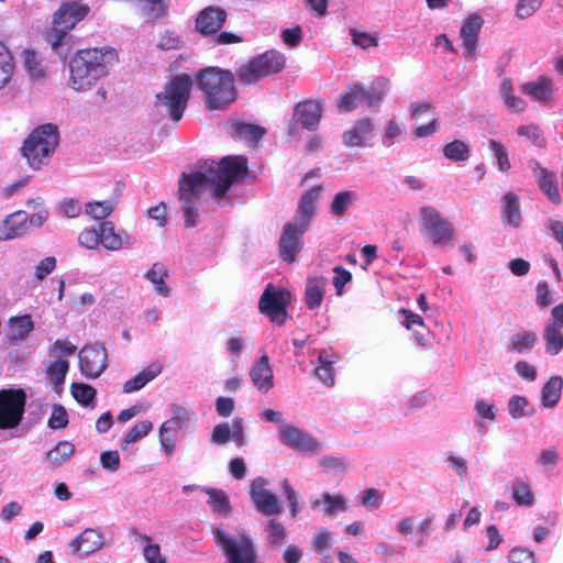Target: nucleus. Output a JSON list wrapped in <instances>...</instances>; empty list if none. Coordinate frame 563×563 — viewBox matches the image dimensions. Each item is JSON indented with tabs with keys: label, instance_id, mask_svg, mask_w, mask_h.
I'll return each mask as SVG.
<instances>
[{
	"label": "nucleus",
	"instance_id": "2",
	"mask_svg": "<svg viewBox=\"0 0 563 563\" xmlns=\"http://www.w3.org/2000/svg\"><path fill=\"white\" fill-rule=\"evenodd\" d=\"M117 62L118 53L113 48L79 49L69 62L70 87L77 91L90 89Z\"/></svg>",
	"mask_w": 563,
	"mask_h": 563
},
{
	"label": "nucleus",
	"instance_id": "62",
	"mask_svg": "<svg viewBox=\"0 0 563 563\" xmlns=\"http://www.w3.org/2000/svg\"><path fill=\"white\" fill-rule=\"evenodd\" d=\"M528 407L527 398L522 396L515 395L508 401V411L509 415L515 418H521L527 415L526 408Z\"/></svg>",
	"mask_w": 563,
	"mask_h": 563
},
{
	"label": "nucleus",
	"instance_id": "33",
	"mask_svg": "<svg viewBox=\"0 0 563 563\" xmlns=\"http://www.w3.org/2000/svg\"><path fill=\"white\" fill-rule=\"evenodd\" d=\"M323 503L324 515L331 516L334 512L344 511L346 509V499L342 495L322 494L321 498L311 499V507L318 508Z\"/></svg>",
	"mask_w": 563,
	"mask_h": 563
},
{
	"label": "nucleus",
	"instance_id": "18",
	"mask_svg": "<svg viewBox=\"0 0 563 563\" xmlns=\"http://www.w3.org/2000/svg\"><path fill=\"white\" fill-rule=\"evenodd\" d=\"M294 117L303 129L314 131L322 118V104L319 100H303L296 104Z\"/></svg>",
	"mask_w": 563,
	"mask_h": 563
},
{
	"label": "nucleus",
	"instance_id": "25",
	"mask_svg": "<svg viewBox=\"0 0 563 563\" xmlns=\"http://www.w3.org/2000/svg\"><path fill=\"white\" fill-rule=\"evenodd\" d=\"M108 354H79V366L84 376L87 378H97L107 368Z\"/></svg>",
	"mask_w": 563,
	"mask_h": 563
},
{
	"label": "nucleus",
	"instance_id": "40",
	"mask_svg": "<svg viewBox=\"0 0 563 563\" xmlns=\"http://www.w3.org/2000/svg\"><path fill=\"white\" fill-rule=\"evenodd\" d=\"M335 354H319V365L314 369L317 378L327 386H332L334 383V369L332 364Z\"/></svg>",
	"mask_w": 563,
	"mask_h": 563
},
{
	"label": "nucleus",
	"instance_id": "41",
	"mask_svg": "<svg viewBox=\"0 0 563 563\" xmlns=\"http://www.w3.org/2000/svg\"><path fill=\"white\" fill-rule=\"evenodd\" d=\"M539 187L543 194L555 205L561 202V198L555 184L554 174L544 168H540Z\"/></svg>",
	"mask_w": 563,
	"mask_h": 563
},
{
	"label": "nucleus",
	"instance_id": "60",
	"mask_svg": "<svg viewBox=\"0 0 563 563\" xmlns=\"http://www.w3.org/2000/svg\"><path fill=\"white\" fill-rule=\"evenodd\" d=\"M352 36V42L354 45L361 48H369L378 45V38L372 34L360 32L354 29L350 31Z\"/></svg>",
	"mask_w": 563,
	"mask_h": 563
},
{
	"label": "nucleus",
	"instance_id": "4",
	"mask_svg": "<svg viewBox=\"0 0 563 563\" xmlns=\"http://www.w3.org/2000/svg\"><path fill=\"white\" fill-rule=\"evenodd\" d=\"M90 13V7L78 1H65L53 13L52 26L47 30L45 40L54 51L66 46L69 52L74 36L69 32Z\"/></svg>",
	"mask_w": 563,
	"mask_h": 563
},
{
	"label": "nucleus",
	"instance_id": "58",
	"mask_svg": "<svg viewBox=\"0 0 563 563\" xmlns=\"http://www.w3.org/2000/svg\"><path fill=\"white\" fill-rule=\"evenodd\" d=\"M78 242L81 246L95 250L100 245L99 227L97 229H85L78 236Z\"/></svg>",
	"mask_w": 563,
	"mask_h": 563
},
{
	"label": "nucleus",
	"instance_id": "34",
	"mask_svg": "<svg viewBox=\"0 0 563 563\" xmlns=\"http://www.w3.org/2000/svg\"><path fill=\"white\" fill-rule=\"evenodd\" d=\"M324 280L322 278H309L306 285L305 300L309 309L319 308L324 297Z\"/></svg>",
	"mask_w": 563,
	"mask_h": 563
},
{
	"label": "nucleus",
	"instance_id": "42",
	"mask_svg": "<svg viewBox=\"0 0 563 563\" xmlns=\"http://www.w3.org/2000/svg\"><path fill=\"white\" fill-rule=\"evenodd\" d=\"M471 154L470 146L461 140H454L443 146V155L454 162L468 159Z\"/></svg>",
	"mask_w": 563,
	"mask_h": 563
},
{
	"label": "nucleus",
	"instance_id": "19",
	"mask_svg": "<svg viewBox=\"0 0 563 563\" xmlns=\"http://www.w3.org/2000/svg\"><path fill=\"white\" fill-rule=\"evenodd\" d=\"M34 330V322L31 314L11 317L9 319L5 335L10 343L24 341L29 334Z\"/></svg>",
	"mask_w": 563,
	"mask_h": 563
},
{
	"label": "nucleus",
	"instance_id": "39",
	"mask_svg": "<svg viewBox=\"0 0 563 563\" xmlns=\"http://www.w3.org/2000/svg\"><path fill=\"white\" fill-rule=\"evenodd\" d=\"M511 497L519 506L529 507L534 503L530 485L521 478H516L511 486Z\"/></svg>",
	"mask_w": 563,
	"mask_h": 563
},
{
	"label": "nucleus",
	"instance_id": "36",
	"mask_svg": "<svg viewBox=\"0 0 563 563\" xmlns=\"http://www.w3.org/2000/svg\"><path fill=\"white\" fill-rule=\"evenodd\" d=\"M14 68L15 63L11 51L0 41V89L10 82Z\"/></svg>",
	"mask_w": 563,
	"mask_h": 563
},
{
	"label": "nucleus",
	"instance_id": "49",
	"mask_svg": "<svg viewBox=\"0 0 563 563\" xmlns=\"http://www.w3.org/2000/svg\"><path fill=\"white\" fill-rule=\"evenodd\" d=\"M69 418L65 407L60 404H54L47 426L53 430L64 429L68 426Z\"/></svg>",
	"mask_w": 563,
	"mask_h": 563
},
{
	"label": "nucleus",
	"instance_id": "51",
	"mask_svg": "<svg viewBox=\"0 0 563 563\" xmlns=\"http://www.w3.org/2000/svg\"><path fill=\"white\" fill-rule=\"evenodd\" d=\"M501 91L507 108L511 111L521 112L526 108V102L512 91L511 85L508 81H504L501 85Z\"/></svg>",
	"mask_w": 563,
	"mask_h": 563
},
{
	"label": "nucleus",
	"instance_id": "6",
	"mask_svg": "<svg viewBox=\"0 0 563 563\" xmlns=\"http://www.w3.org/2000/svg\"><path fill=\"white\" fill-rule=\"evenodd\" d=\"M286 67V56L276 51L268 49L251 57L238 69V78L245 85H255L261 79L276 75Z\"/></svg>",
	"mask_w": 563,
	"mask_h": 563
},
{
	"label": "nucleus",
	"instance_id": "50",
	"mask_svg": "<svg viewBox=\"0 0 563 563\" xmlns=\"http://www.w3.org/2000/svg\"><path fill=\"white\" fill-rule=\"evenodd\" d=\"M517 133L519 136L527 137L537 147L545 146L547 141L538 125H521L518 128Z\"/></svg>",
	"mask_w": 563,
	"mask_h": 563
},
{
	"label": "nucleus",
	"instance_id": "61",
	"mask_svg": "<svg viewBox=\"0 0 563 563\" xmlns=\"http://www.w3.org/2000/svg\"><path fill=\"white\" fill-rule=\"evenodd\" d=\"M358 102L361 101L358 99L355 85H353L352 87H350V92L341 96V98L338 101V108L342 112H350L356 109Z\"/></svg>",
	"mask_w": 563,
	"mask_h": 563
},
{
	"label": "nucleus",
	"instance_id": "56",
	"mask_svg": "<svg viewBox=\"0 0 563 563\" xmlns=\"http://www.w3.org/2000/svg\"><path fill=\"white\" fill-rule=\"evenodd\" d=\"M543 0H518L516 4V15L519 19H527L538 11Z\"/></svg>",
	"mask_w": 563,
	"mask_h": 563
},
{
	"label": "nucleus",
	"instance_id": "12",
	"mask_svg": "<svg viewBox=\"0 0 563 563\" xmlns=\"http://www.w3.org/2000/svg\"><path fill=\"white\" fill-rule=\"evenodd\" d=\"M308 228L294 221L287 222L280 233L278 252L283 261L294 263L297 254L303 247L302 236Z\"/></svg>",
	"mask_w": 563,
	"mask_h": 563
},
{
	"label": "nucleus",
	"instance_id": "24",
	"mask_svg": "<svg viewBox=\"0 0 563 563\" xmlns=\"http://www.w3.org/2000/svg\"><path fill=\"white\" fill-rule=\"evenodd\" d=\"M100 244L109 251H118L122 249L124 241L128 240V234L117 232L113 222L103 221L99 224Z\"/></svg>",
	"mask_w": 563,
	"mask_h": 563
},
{
	"label": "nucleus",
	"instance_id": "32",
	"mask_svg": "<svg viewBox=\"0 0 563 563\" xmlns=\"http://www.w3.org/2000/svg\"><path fill=\"white\" fill-rule=\"evenodd\" d=\"M265 133L264 128L251 123L236 121L231 125V135L240 140L258 142Z\"/></svg>",
	"mask_w": 563,
	"mask_h": 563
},
{
	"label": "nucleus",
	"instance_id": "1",
	"mask_svg": "<svg viewBox=\"0 0 563 563\" xmlns=\"http://www.w3.org/2000/svg\"><path fill=\"white\" fill-rule=\"evenodd\" d=\"M247 175L245 156H225L219 162L211 161L203 165V172L183 174L179 180L178 195L181 201H192L199 197L206 186L212 187V195L222 199L232 184Z\"/></svg>",
	"mask_w": 563,
	"mask_h": 563
},
{
	"label": "nucleus",
	"instance_id": "3",
	"mask_svg": "<svg viewBox=\"0 0 563 563\" xmlns=\"http://www.w3.org/2000/svg\"><path fill=\"white\" fill-rule=\"evenodd\" d=\"M197 87L208 111H224L239 96L234 74L217 66L201 68L197 73Z\"/></svg>",
	"mask_w": 563,
	"mask_h": 563
},
{
	"label": "nucleus",
	"instance_id": "13",
	"mask_svg": "<svg viewBox=\"0 0 563 563\" xmlns=\"http://www.w3.org/2000/svg\"><path fill=\"white\" fill-rule=\"evenodd\" d=\"M266 481L257 477L251 483L250 495L256 509L265 516H277L283 508L277 496L268 489H265Z\"/></svg>",
	"mask_w": 563,
	"mask_h": 563
},
{
	"label": "nucleus",
	"instance_id": "21",
	"mask_svg": "<svg viewBox=\"0 0 563 563\" xmlns=\"http://www.w3.org/2000/svg\"><path fill=\"white\" fill-rule=\"evenodd\" d=\"M250 376L253 384L261 390H268L274 386L273 369L267 354H262L258 362L251 368Z\"/></svg>",
	"mask_w": 563,
	"mask_h": 563
},
{
	"label": "nucleus",
	"instance_id": "31",
	"mask_svg": "<svg viewBox=\"0 0 563 563\" xmlns=\"http://www.w3.org/2000/svg\"><path fill=\"white\" fill-rule=\"evenodd\" d=\"M75 453V444L63 440L46 453V460L52 468L65 464Z\"/></svg>",
	"mask_w": 563,
	"mask_h": 563
},
{
	"label": "nucleus",
	"instance_id": "16",
	"mask_svg": "<svg viewBox=\"0 0 563 563\" xmlns=\"http://www.w3.org/2000/svg\"><path fill=\"white\" fill-rule=\"evenodd\" d=\"M483 19L478 14L470 15L462 24L460 36L462 38L463 53L466 58H475L479 32L483 26Z\"/></svg>",
	"mask_w": 563,
	"mask_h": 563
},
{
	"label": "nucleus",
	"instance_id": "10",
	"mask_svg": "<svg viewBox=\"0 0 563 563\" xmlns=\"http://www.w3.org/2000/svg\"><path fill=\"white\" fill-rule=\"evenodd\" d=\"M217 545L228 558V563H257V553L253 542L247 537L232 540L223 530L213 531Z\"/></svg>",
	"mask_w": 563,
	"mask_h": 563
},
{
	"label": "nucleus",
	"instance_id": "17",
	"mask_svg": "<svg viewBox=\"0 0 563 563\" xmlns=\"http://www.w3.org/2000/svg\"><path fill=\"white\" fill-rule=\"evenodd\" d=\"M280 441L287 446L299 451H316L320 444L307 431L292 426L284 424L279 429Z\"/></svg>",
	"mask_w": 563,
	"mask_h": 563
},
{
	"label": "nucleus",
	"instance_id": "52",
	"mask_svg": "<svg viewBox=\"0 0 563 563\" xmlns=\"http://www.w3.org/2000/svg\"><path fill=\"white\" fill-rule=\"evenodd\" d=\"M68 368L69 365L66 360H57L47 367V376L54 385H62Z\"/></svg>",
	"mask_w": 563,
	"mask_h": 563
},
{
	"label": "nucleus",
	"instance_id": "48",
	"mask_svg": "<svg viewBox=\"0 0 563 563\" xmlns=\"http://www.w3.org/2000/svg\"><path fill=\"white\" fill-rule=\"evenodd\" d=\"M489 150L493 152L500 172H508L511 167L507 148L499 141L490 139L488 141Z\"/></svg>",
	"mask_w": 563,
	"mask_h": 563
},
{
	"label": "nucleus",
	"instance_id": "9",
	"mask_svg": "<svg viewBox=\"0 0 563 563\" xmlns=\"http://www.w3.org/2000/svg\"><path fill=\"white\" fill-rule=\"evenodd\" d=\"M421 231L433 245L450 244L455 235L453 224L432 206L420 208Z\"/></svg>",
	"mask_w": 563,
	"mask_h": 563
},
{
	"label": "nucleus",
	"instance_id": "29",
	"mask_svg": "<svg viewBox=\"0 0 563 563\" xmlns=\"http://www.w3.org/2000/svg\"><path fill=\"white\" fill-rule=\"evenodd\" d=\"M26 211L20 210L9 214L4 220V228L9 240L24 235L27 232Z\"/></svg>",
	"mask_w": 563,
	"mask_h": 563
},
{
	"label": "nucleus",
	"instance_id": "44",
	"mask_svg": "<svg viewBox=\"0 0 563 563\" xmlns=\"http://www.w3.org/2000/svg\"><path fill=\"white\" fill-rule=\"evenodd\" d=\"M355 89L360 101H365L368 107L378 106L386 93L384 89L375 87L366 88L360 82L355 84Z\"/></svg>",
	"mask_w": 563,
	"mask_h": 563
},
{
	"label": "nucleus",
	"instance_id": "64",
	"mask_svg": "<svg viewBox=\"0 0 563 563\" xmlns=\"http://www.w3.org/2000/svg\"><path fill=\"white\" fill-rule=\"evenodd\" d=\"M333 272L335 275L332 283L336 289L338 295H341L344 286L351 282L352 274L342 266H335Z\"/></svg>",
	"mask_w": 563,
	"mask_h": 563
},
{
	"label": "nucleus",
	"instance_id": "5",
	"mask_svg": "<svg viewBox=\"0 0 563 563\" xmlns=\"http://www.w3.org/2000/svg\"><path fill=\"white\" fill-rule=\"evenodd\" d=\"M59 143V132L55 124L46 123L35 128L24 141L21 154L30 167L41 169L47 165Z\"/></svg>",
	"mask_w": 563,
	"mask_h": 563
},
{
	"label": "nucleus",
	"instance_id": "43",
	"mask_svg": "<svg viewBox=\"0 0 563 563\" xmlns=\"http://www.w3.org/2000/svg\"><path fill=\"white\" fill-rule=\"evenodd\" d=\"M206 493L209 496V504L212 509L220 515L228 516L231 511V505L227 493L217 488H207Z\"/></svg>",
	"mask_w": 563,
	"mask_h": 563
},
{
	"label": "nucleus",
	"instance_id": "11",
	"mask_svg": "<svg viewBox=\"0 0 563 563\" xmlns=\"http://www.w3.org/2000/svg\"><path fill=\"white\" fill-rule=\"evenodd\" d=\"M290 299V292L284 289H273L269 285L261 295L258 309L272 322L282 325L288 317L287 303Z\"/></svg>",
	"mask_w": 563,
	"mask_h": 563
},
{
	"label": "nucleus",
	"instance_id": "27",
	"mask_svg": "<svg viewBox=\"0 0 563 563\" xmlns=\"http://www.w3.org/2000/svg\"><path fill=\"white\" fill-rule=\"evenodd\" d=\"M501 219L505 223L519 228L521 224V211L518 197L509 191L503 198Z\"/></svg>",
	"mask_w": 563,
	"mask_h": 563
},
{
	"label": "nucleus",
	"instance_id": "28",
	"mask_svg": "<svg viewBox=\"0 0 563 563\" xmlns=\"http://www.w3.org/2000/svg\"><path fill=\"white\" fill-rule=\"evenodd\" d=\"M358 200V195L354 190L338 191L330 203V213L332 217H344L349 209Z\"/></svg>",
	"mask_w": 563,
	"mask_h": 563
},
{
	"label": "nucleus",
	"instance_id": "38",
	"mask_svg": "<svg viewBox=\"0 0 563 563\" xmlns=\"http://www.w3.org/2000/svg\"><path fill=\"white\" fill-rule=\"evenodd\" d=\"M71 396L84 407L95 408L97 390L85 383H73L70 386Z\"/></svg>",
	"mask_w": 563,
	"mask_h": 563
},
{
	"label": "nucleus",
	"instance_id": "8",
	"mask_svg": "<svg viewBox=\"0 0 563 563\" xmlns=\"http://www.w3.org/2000/svg\"><path fill=\"white\" fill-rule=\"evenodd\" d=\"M27 395L23 388L0 390V430L19 427L23 420Z\"/></svg>",
	"mask_w": 563,
	"mask_h": 563
},
{
	"label": "nucleus",
	"instance_id": "30",
	"mask_svg": "<svg viewBox=\"0 0 563 563\" xmlns=\"http://www.w3.org/2000/svg\"><path fill=\"white\" fill-rule=\"evenodd\" d=\"M168 276V269L161 262H155L145 273V278L154 285L157 294L163 297H168L170 294V288L165 283Z\"/></svg>",
	"mask_w": 563,
	"mask_h": 563
},
{
	"label": "nucleus",
	"instance_id": "63",
	"mask_svg": "<svg viewBox=\"0 0 563 563\" xmlns=\"http://www.w3.org/2000/svg\"><path fill=\"white\" fill-rule=\"evenodd\" d=\"M507 563H534V554L528 549L515 548L509 552Z\"/></svg>",
	"mask_w": 563,
	"mask_h": 563
},
{
	"label": "nucleus",
	"instance_id": "7",
	"mask_svg": "<svg viewBox=\"0 0 563 563\" xmlns=\"http://www.w3.org/2000/svg\"><path fill=\"white\" fill-rule=\"evenodd\" d=\"M192 81L188 74L175 76L165 85L164 91L156 95V99L162 101L169 111L170 118L178 122L187 108Z\"/></svg>",
	"mask_w": 563,
	"mask_h": 563
},
{
	"label": "nucleus",
	"instance_id": "55",
	"mask_svg": "<svg viewBox=\"0 0 563 563\" xmlns=\"http://www.w3.org/2000/svg\"><path fill=\"white\" fill-rule=\"evenodd\" d=\"M562 328L549 325L544 330V339L549 351L559 352L563 347Z\"/></svg>",
	"mask_w": 563,
	"mask_h": 563
},
{
	"label": "nucleus",
	"instance_id": "54",
	"mask_svg": "<svg viewBox=\"0 0 563 563\" xmlns=\"http://www.w3.org/2000/svg\"><path fill=\"white\" fill-rule=\"evenodd\" d=\"M184 42L175 30H166L157 42V47L163 51L179 49Z\"/></svg>",
	"mask_w": 563,
	"mask_h": 563
},
{
	"label": "nucleus",
	"instance_id": "46",
	"mask_svg": "<svg viewBox=\"0 0 563 563\" xmlns=\"http://www.w3.org/2000/svg\"><path fill=\"white\" fill-rule=\"evenodd\" d=\"M153 429V424L148 420H143L135 423L129 432L124 435L121 449H125L128 444L139 441L148 434V432Z\"/></svg>",
	"mask_w": 563,
	"mask_h": 563
},
{
	"label": "nucleus",
	"instance_id": "57",
	"mask_svg": "<svg viewBox=\"0 0 563 563\" xmlns=\"http://www.w3.org/2000/svg\"><path fill=\"white\" fill-rule=\"evenodd\" d=\"M268 532L272 538V545L276 548H279L283 544L287 536L283 522L275 518L268 521Z\"/></svg>",
	"mask_w": 563,
	"mask_h": 563
},
{
	"label": "nucleus",
	"instance_id": "14",
	"mask_svg": "<svg viewBox=\"0 0 563 563\" xmlns=\"http://www.w3.org/2000/svg\"><path fill=\"white\" fill-rule=\"evenodd\" d=\"M322 190L323 186L319 184L314 185L302 194L298 202L297 213L292 219L294 222L305 225L309 229L310 221L317 212V207L321 198Z\"/></svg>",
	"mask_w": 563,
	"mask_h": 563
},
{
	"label": "nucleus",
	"instance_id": "22",
	"mask_svg": "<svg viewBox=\"0 0 563 563\" xmlns=\"http://www.w3.org/2000/svg\"><path fill=\"white\" fill-rule=\"evenodd\" d=\"M374 131V123L371 119L364 118L358 120L353 129L347 130L343 133V143L346 146H363L365 140Z\"/></svg>",
	"mask_w": 563,
	"mask_h": 563
},
{
	"label": "nucleus",
	"instance_id": "45",
	"mask_svg": "<svg viewBox=\"0 0 563 563\" xmlns=\"http://www.w3.org/2000/svg\"><path fill=\"white\" fill-rule=\"evenodd\" d=\"M23 66L30 77L40 79L45 76L42 63L34 51L26 49L23 53Z\"/></svg>",
	"mask_w": 563,
	"mask_h": 563
},
{
	"label": "nucleus",
	"instance_id": "26",
	"mask_svg": "<svg viewBox=\"0 0 563 563\" xmlns=\"http://www.w3.org/2000/svg\"><path fill=\"white\" fill-rule=\"evenodd\" d=\"M521 91L532 100L545 102L552 95V82L548 77L540 76L534 81L525 82Z\"/></svg>",
	"mask_w": 563,
	"mask_h": 563
},
{
	"label": "nucleus",
	"instance_id": "23",
	"mask_svg": "<svg viewBox=\"0 0 563 563\" xmlns=\"http://www.w3.org/2000/svg\"><path fill=\"white\" fill-rule=\"evenodd\" d=\"M163 366L158 362L151 363L147 367L128 379L122 387L123 393L131 394L142 389L147 383L162 373Z\"/></svg>",
	"mask_w": 563,
	"mask_h": 563
},
{
	"label": "nucleus",
	"instance_id": "20",
	"mask_svg": "<svg viewBox=\"0 0 563 563\" xmlns=\"http://www.w3.org/2000/svg\"><path fill=\"white\" fill-rule=\"evenodd\" d=\"M69 545L74 552L81 551L84 554H90L102 548L103 537L99 531L87 528Z\"/></svg>",
	"mask_w": 563,
	"mask_h": 563
},
{
	"label": "nucleus",
	"instance_id": "59",
	"mask_svg": "<svg viewBox=\"0 0 563 563\" xmlns=\"http://www.w3.org/2000/svg\"><path fill=\"white\" fill-rule=\"evenodd\" d=\"M537 334L532 331H522L511 339L512 347L516 350H528L533 347Z\"/></svg>",
	"mask_w": 563,
	"mask_h": 563
},
{
	"label": "nucleus",
	"instance_id": "15",
	"mask_svg": "<svg viewBox=\"0 0 563 563\" xmlns=\"http://www.w3.org/2000/svg\"><path fill=\"white\" fill-rule=\"evenodd\" d=\"M227 16L228 14L224 9L209 5L198 13L196 30L202 35H213L221 30Z\"/></svg>",
	"mask_w": 563,
	"mask_h": 563
},
{
	"label": "nucleus",
	"instance_id": "47",
	"mask_svg": "<svg viewBox=\"0 0 563 563\" xmlns=\"http://www.w3.org/2000/svg\"><path fill=\"white\" fill-rule=\"evenodd\" d=\"M114 203L109 200L92 201L86 203V213L95 220H104L111 214Z\"/></svg>",
	"mask_w": 563,
	"mask_h": 563
},
{
	"label": "nucleus",
	"instance_id": "53",
	"mask_svg": "<svg viewBox=\"0 0 563 563\" xmlns=\"http://www.w3.org/2000/svg\"><path fill=\"white\" fill-rule=\"evenodd\" d=\"M142 542L145 543L143 554L148 563H166L165 558L161 553V547L157 543L152 544L148 536H140Z\"/></svg>",
	"mask_w": 563,
	"mask_h": 563
},
{
	"label": "nucleus",
	"instance_id": "37",
	"mask_svg": "<svg viewBox=\"0 0 563 563\" xmlns=\"http://www.w3.org/2000/svg\"><path fill=\"white\" fill-rule=\"evenodd\" d=\"M189 422V413L186 408L179 405L172 406V417L161 426V431H172L177 433L185 429Z\"/></svg>",
	"mask_w": 563,
	"mask_h": 563
},
{
	"label": "nucleus",
	"instance_id": "35",
	"mask_svg": "<svg viewBox=\"0 0 563 563\" xmlns=\"http://www.w3.org/2000/svg\"><path fill=\"white\" fill-rule=\"evenodd\" d=\"M563 379L560 376L551 377L542 388L541 401L547 408H553L561 398Z\"/></svg>",
	"mask_w": 563,
	"mask_h": 563
}]
</instances>
